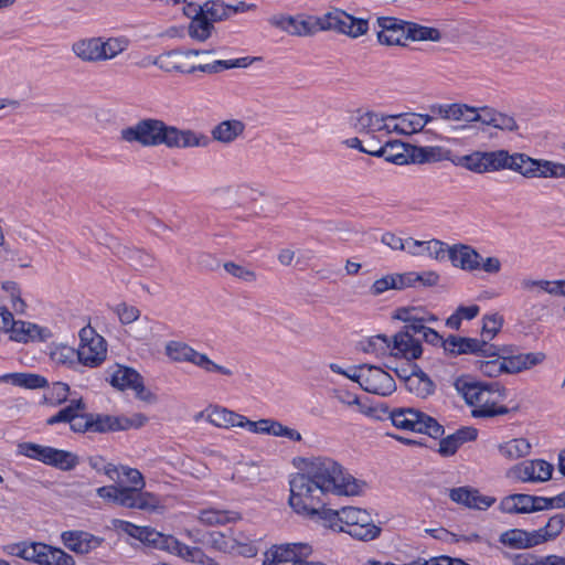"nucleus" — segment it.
I'll list each match as a JSON object with an SVG mask.
<instances>
[{
  "instance_id": "f257e3e1",
  "label": "nucleus",
  "mask_w": 565,
  "mask_h": 565,
  "mask_svg": "<svg viewBox=\"0 0 565 565\" xmlns=\"http://www.w3.org/2000/svg\"><path fill=\"white\" fill-rule=\"evenodd\" d=\"M454 386L466 403L473 407L471 414L476 418H488L509 413V408L501 405L505 398V388L498 382H480L471 376L462 375L456 379Z\"/></svg>"
},
{
  "instance_id": "f03ea898",
  "label": "nucleus",
  "mask_w": 565,
  "mask_h": 565,
  "mask_svg": "<svg viewBox=\"0 0 565 565\" xmlns=\"http://www.w3.org/2000/svg\"><path fill=\"white\" fill-rule=\"evenodd\" d=\"M327 492L335 495H356L364 482L349 473L341 463L330 457L307 459L303 469Z\"/></svg>"
},
{
  "instance_id": "7ed1b4c3",
  "label": "nucleus",
  "mask_w": 565,
  "mask_h": 565,
  "mask_svg": "<svg viewBox=\"0 0 565 565\" xmlns=\"http://www.w3.org/2000/svg\"><path fill=\"white\" fill-rule=\"evenodd\" d=\"M289 486L288 503L297 514L308 518L316 509L326 505L328 493L305 470L292 476Z\"/></svg>"
},
{
  "instance_id": "20e7f679",
  "label": "nucleus",
  "mask_w": 565,
  "mask_h": 565,
  "mask_svg": "<svg viewBox=\"0 0 565 565\" xmlns=\"http://www.w3.org/2000/svg\"><path fill=\"white\" fill-rule=\"evenodd\" d=\"M8 554L38 565H76L75 558L61 547L41 542H19L6 547Z\"/></svg>"
},
{
  "instance_id": "39448f33",
  "label": "nucleus",
  "mask_w": 565,
  "mask_h": 565,
  "mask_svg": "<svg viewBox=\"0 0 565 565\" xmlns=\"http://www.w3.org/2000/svg\"><path fill=\"white\" fill-rule=\"evenodd\" d=\"M383 412L388 415L392 424L403 430L425 434L431 438H439L444 435V427L431 416L411 407H399L388 411L387 407Z\"/></svg>"
},
{
  "instance_id": "423d86ee",
  "label": "nucleus",
  "mask_w": 565,
  "mask_h": 565,
  "mask_svg": "<svg viewBox=\"0 0 565 565\" xmlns=\"http://www.w3.org/2000/svg\"><path fill=\"white\" fill-rule=\"evenodd\" d=\"M315 24L318 31H333L358 39L369 32V20L355 18L342 9L333 8L320 17H316Z\"/></svg>"
},
{
  "instance_id": "0eeeda50",
  "label": "nucleus",
  "mask_w": 565,
  "mask_h": 565,
  "mask_svg": "<svg viewBox=\"0 0 565 565\" xmlns=\"http://www.w3.org/2000/svg\"><path fill=\"white\" fill-rule=\"evenodd\" d=\"M169 125L158 118H143L120 130V139L141 147L166 146Z\"/></svg>"
},
{
  "instance_id": "6e6552de",
  "label": "nucleus",
  "mask_w": 565,
  "mask_h": 565,
  "mask_svg": "<svg viewBox=\"0 0 565 565\" xmlns=\"http://www.w3.org/2000/svg\"><path fill=\"white\" fill-rule=\"evenodd\" d=\"M164 354L174 363H191L205 373L232 376L233 371L212 361L207 354L196 351L183 341L170 340L164 345Z\"/></svg>"
},
{
  "instance_id": "1a4fd4ad",
  "label": "nucleus",
  "mask_w": 565,
  "mask_h": 565,
  "mask_svg": "<svg viewBox=\"0 0 565 565\" xmlns=\"http://www.w3.org/2000/svg\"><path fill=\"white\" fill-rule=\"evenodd\" d=\"M79 348L77 349L78 363L88 367L99 366L107 355V343L105 339L87 326L79 331Z\"/></svg>"
},
{
  "instance_id": "9d476101",
  "label": "nucleus",
  "mask_w": 565,
  "mask_h": 565,
  "mask_svg": "<svg viewBox=\"0 0 565 565\" xmlns=\"http://www.w3.org/2000/svg\"><path fill=\"white\" fill-rule=\"evenodd\" d=\"M343 514L345 533L354 540L367 542L380 536L382 530L373 522L366 510L348 507Z\"/></svg>"
},
{
  "instance_id": "9b49d317",
  "label": "nucleus",
  "mask_w": 565,
  "mask_h": 565,
  "mask_svg": "<svg viewBox=\"0 0 565 565\" xmlns=\"http://www.w3.org/2000/svg\"><path fill=\"white\" fill-rule=\"evenodd\" d=\"M140 542L148 546L177 554L186 561H194L198 555L202 554L201 548L191 547L181 543L175 537L163 535L149 526H143Z\"/></svg>"
},
{
  "instance_id": "f8f14e48",
  "label": "nucleus",
  "mask_w": 565,
  "mask_h": 565,
  "mask_svg": "<svg viewBox=\"0 0 565 565\" xmlns=\"http://www.w3.org/2000/svg\"><path fill=\"white\" fill-rule=\"evenodd\" d=\"M503 159H505L503 157V149H499L493 151H475L459 157L455 163L471 172L482 174L503 170Z\"/></svg>"
},
{
  "instance_id": "ddd939ff",
  "label": "nucleus",
  "mask_w": 565,
  "mask_h": 565,
  "mask_svg": "<svg viewBox=\"0 0 565 565\" xmlns=\"http://www.w3.org/2000/svg\"><path fill=\"white\" fill-rule=\"evenodd\" d=\"M444 350L449 355L473 354L477 356L495 355L498 347L486 339L449 335L444 342Z\"/></svg>"
},
{
  "instance_id": "4468645a",
  "label": "nucleus",
  "mask_w": 565,
  "mask_h": 565,
  "mask_svg": "<svg viewBox=\"0 0 565 565\" xmlns=\"http://www.w3.org/2000/svg\"><path fill=\"white\" fill-rule=\"evenodd\" d=\"M553 465L543 459L524 460L511 467L507 476L521 482H544L551 479Z\"/></svg>"
},
{
  "instance_id": "2eb2a0df",
  "label": "nucleus",
  "mask_w": 565,
  "mask_h": 565,
  "mask_svg": "<svg viewBox=\"0 0 565 565\" xmlns=\"http://www.w3.org/2000/svg\"><path fill=\"white\" fill-rule=\"evenodd\" d=\"M312 554V547L306 543H286L275 545L265 552L263 565L303 562Z\"/></svg>"
},
{
  "instance_id": "dca6fc26",
  "label": "nucleus",
  "mask_w": 565,
  "mask_h": 565,
  "mask_svg": "<svg viewBox=\"0 0 565 565\" xmlns=\"http://www.w3.org/2000/svg\"><path fill=\"white\" fill-rule=\"evenodd\" d=\"M146 422V416L141 414H137L130 418L126 416L92 414V419L89 420V426L92 427H89V431L104 434L109 431L127 430L131 427H141Z\"/></svg>"
},
{
  "instance_id": "f3484780",
  "label": "nucleus",
  "mask_w": 565,
  "mask_h": 565,
  "mask_svg": "<svg viewBox=\"0 0 565 565\" xmlns=\"http://www.w3.org/2000/svg\"><path fill=\"white\" fill-rule=\"evenodd\" d=\"M365 376L362 379V390L381 396H388L396 390L393 376L383 369L366 364Z\"/></svg>"
},
{
  "instance_id": "a211bd4d",
  "label": "nucleus",
  "mask_w": 565,
  "mask_h": 565,
  "mask_svg": "<svg viewBox=\"0 0 565 565\" xmlns=\"http://www.w3.org/2000/svg\"><path fill=\"white\" fill-rule=\"evenodd\" d=\"M109 383L120 391H134L139 399H149L150 393L145 387L142 376L131 367L118 365L110 375Z\"/></svg>"
},
{
  "instance_id": "6ab92c4d",
  "label": "nucleus",
  "mask_w": 565,
  "mask_h": 565,
  "mask_svg": "<svg viewBox=\"0 0 565 565\" xmlns=\"http://www.w3.org/2000/svg\"><path fill=\"white\" fill-rule=\"evenodd\" d=\"M386 120H395V116L382 115L372 110H356L350 117V126L361 135H376L387 128Z\"/></svg>"
},
{
  "instance_id": "aec40b11",
  "label": "nucleus",
  "mask_w": 565,
  "mask_h": 565,
  "mask_svg": "<svg viewBox=\"0 0 565 565\" xmlns=\"http://www.w3.org/2000/svg\"><path fill=\"white\" fill-rule=\"evenodd\" d=\"M380 30L377 31V42L386 46H405L406 43V21L395 17H380L376 20Z\"/></svg>"
},
{
  "instance_id": "412c9836",
  "label": "nucleus",
  "mask_w": 565,
  "mask_h": 565,
  "mask_svg": "<svg viewBox=\"0 0 565 565\" xmlns=\"http://www.w3.org/2000/svg\"><path fill=\"white\" fill-rule=\"evenodd\" d=\"M160 501L157 495L138 488L119 487L117 503L120 507L138 510H154Z\"/></svg>"
},
{
  "instance_id": "4be33fe9",
  "label": "nucleus",
  "mask_w": 565,
  "mask_h": 565,
  "mask_svg": "<svg viewBox=\"0 0 565 565\" xmlns=\"http://www.w3.org/2000/svg\"><path fill=\"white\" fill-rule=\"evenodd\" d=\"M210 142L211 139L202 132H196L191 129H180L175 126L169 125L166 142L167 148H205Z\"/></svg>"
},
{
  "instance_id": "5701e85b",
  "label": "nucleus",
  "mask_w": 565,
  "mask_h": 565,
  "mask_svg": "<svg viewBox=\"0 0 565 565\" xmlns=\"http://www.w3.org/2000/svg\"><path fill=\"white\" fill-rule=\"evenodd\" d=\"M61 541L70 551L85 555L99 547L104 540L86 531L68 530L62 532Z\"/></svg>"
},
{
  "instance_id": "b1692460",
  "label": "nucleus",
  "mask_w": 565,
  "mask_h": 565,
  "mask_svg": "<svg viewBox=\"0 0 565 565\" xmlns=\"http://www.w3.org/2000/svg\"><path fill=\"white\" fill-rule=\"evenodd\" d=\"M268 23L280 31H284L292 36H311L317 33L315 21L311 18L308 20H298L297 18L278 13L268 19Z\"/></svg>"
},
{
  "instance_id": "393cba45",
  "label": "nucleus",
  "mask_w": 565,
  "mask_h": 565,
  "mask_svg": "<svg viewBox=\"0 0 565 565\" xmlns=\"http://www.w3.org/2000/svg\"><path fill=\"white\" fill-rule=\"evenodd\" d=\"M541 502H544L542 497L525 493H514L504 497L500 501L499 508L503 513L525 514L541 511Z\"/></svg>"
},
{
  "instance_id": "a878e982",
  "label": "nucleus",
  "mask_w": 565,
  "mask_h": 565,
  "mask_svg": "<svg viewBox=\"0 0 565 565\" xmlns=\"http://www.w3.org/2000/svg\"><path fill=\"white\" fill-rule=\"evenodd\" d=\"M448 258L455 267L466 271L480 269L482 257L470 245L455 244L448 248Z\"/></svg>"
},
{
  "instance_id": "bb28decb",
  "label": "nucleus",
  "mask_w": 565,
  "mask_h": 565,
  "mask_svg": "<svg viewBox=\"0 0 565 565\" xmlns=\"http://www.w3.org/2000/svg\"><path fill=\"white\" fill-rule=\"evenodd\" d=\"M430 113L445 120L463 121L466 125L472 124L473 107L462 103L454 104H434L429 107Z\"/></svg>"
},
{
  "instance_id": "cd10ccee",
  "label": "nucleus",
  "mask_w": 565,
  "mask_h": 565,
  "mask_svg": "<svg viewBox=\"0 0 565 565\" xmlns=\"http://www.w3.org/2000/svg\"><path fill=\"white\" fill-rule=\"evenodd\" d=\"M449 497L456 503L478 510H486L495 502L494 498L483 495L477 489L468 487L451 489Z\"/></svg>"
},
{
  "instance_id": "c85d7f7f",
  "label": "nucleus",
  "mask_w": 565,
  "mask_h": 565,
  "mask_svg": "<svg viewBox=\"0 0 565 565\" xmlns=\"http://www.w3.org/2000/svg\"><path fill=\"white\" fill-rule=\"evenodd\" d=\"M422 353L420 342L411 337L407 331L401 330L391 340V355L416 360L420 358Z\"/></svg>"
},
{
  "instance_id": "c756f323",
  "label": "nucleus",
  "mask_w": 565,
  "mask_h": 565,
  "mask_svg": "<svg viewBox=\"0 0 565 565\" xmlns=\"http://www.w3.org/2000/svg\"><path fill=\"white\" fill-rule=\"evenodd\" d=\"M409 146L399 140H385L379 149L370 150V156L384 158L386 161L402 166L408 163Z\"/></svg>"
},
{
  "instance_id": "7c9ffc66",
  "label": "nucleus",
  "mask_w": 565,
  "mask_h": 565,
  "mask_svg": "<svg viewBox=\"0 0 565 565\" xmlns=\"http://www.w3.org/2000/svg\"><path fill=\"white\" fill-rule=\"evenodd\" d=\"M204 414L206 415V420L215 427L225 429L232 427L242 428L244 415L237 414L225 407L218 405L209 406L200 414V416H203Z\"/></svg>"
},
{
  "instance_id": "2f4dec72",
  "label": "nucleus",
  "mask_w": 565,
  "mask_h": 565,
  "mask_svg": "<svg viewBox=\"0 0 565 565\" xmlns=\"http://www.w3.org/2000/svg\"><path fill=\"white\" fill-rule=\"evenodd\" d=\"M347 509L348 507H343L339 510H333L321 505L316 509V512L311 513L308 519L333 532L345 533L343 512L347 511Z\"/></svg>"
},
{
  "instance_id": "473e14b6",
  "label": "nucleus",
  "mask_w": 565,
  "mask_h": 565,
  "mask_svg": "<svg viewBox=\"0 0 565 565\" xmlns=\"http://www.w3.org/2000/svg\"><path fill=\"white\" fill-rule=\"evenodd\" d=\"M52 337L49 328L40 327L29 321L18 320L10 339L15 342L28 343L30 341H45Z\"/></svg>"
},
{
  "instance_id": "72a5a7b5",
  "label": "nucleus",
  "mask_w": 565,
  "mask_h": 565,
  "mask_svg": "<svg viewBox=\"0 0 565 565\" xmlns=\"http://www.w3.org/2000/svg\"><path fill=\"white\" fill-rule=\"evenodd\" d=\"M191 53L180 49L161 53V60L159 61L160 70L166 73L193 74L194 67L186 63Z\"/></svg>"
},
{
  "instance_id": "f704fd0d",
  "label": "nucleus",
  "mask_w": 565,
  "mask_h": 565,
  "mask_svg": "<svg viewBox=\"0 0 565 565\" xmlns=\"http://www.w3.org/2000/svg\"><path fill=\"white\" fill-rule=\"evenodd\" d=\"M503 157H505V159H503V170H512L527 179L536 178V164H531V161H537V159L521 152L510 154L509 151L504 149Z\"/></svg>"
},
{
  "instance_id": "c9c22d12",
  "label": "nucleus",
  "mask_w": 565,
  "mask_h": 565,
  "mask_svg": "<svg viewBox=\"0 0 565 565\" xmlns=\"http://www.w3.org/2000/svg\"><path fill=\"white\" fill-rule=\"evenodd\" d=\"M71 50L83 62H102L100 36L79 39L72 44Z\"/></svg>"
},
{
  "instance_id": "e433bc0d",
  "label": "nucleus",
  "mask_w": 565,
  "mask_h": 565,
  "mask_svg": "<svg viewBox=\"0 0 565 565\" xmlns=\"http://www.w3.org/2000/svg\"><path fill=\"white\" fill-rule=\"evenodd\" d=\"M540 535L534 531H526L521 529H512L503 532L500 535V542L512 548H531L540 545Z\"/></svg>"
},
{
  "instance_id": "4c0bfd02",
  "label": "nucleus",
  "mask_w": 565,
  "mask_h": 565,
  "mask_svg": "<svg viewBox=\"0 0 565 565\" xmlns=\"http://www.w3.org/2000/svg\"><path fill=\"white\" fill-rule=\"evenodd\" d=\"M404 381L406 388L418 397L425 398L435 392V383L417 365Z\"/></svg>"
},
{
  "instance_id": "58836bf2",
  "label": "nucleus",
  "mask_w": 565,
  "mask_h": 565,
  "mask_svg": "<svg viewBox=\"0 0 565 565\" xmlns=\"http://www.w3.org/2000/svg\"><path fill=\"white\" fill-rule=\"evenodd\" d=\"M245 130V124L237 119L224 120L216 125L212 131V138L223 143L233 142Z\"/></svg>"
},
{
  "instance_id": "ea45409f",
  "label": "nucleus",
  "mask_w": 565,
  "mask_h": 565,
  "mask_svg": "<svg viewBox=\"0 0 565 565\" xmlns=\"http://www.w3.org/2000/svg\"><path fill=\"white\" fill-rule=\"evenodd\" d=\"M198 519L202 524L206 526H215L236 522L241 520L242 516L236 511L204 509L200 511Z\"/></svg>"
},
{
  "instance_id": "a19ab883",
  "label": "nucleus",
  "mask_w": 565,
  "mask_h": 565,
  "mask_svg": "<svg viewBox=\"0 0 565 565\" xmlns=\"http://www.w3.org/2000/svg\"><path fill=\"white\" fill-rule=\"evenodd\" d=\"M0 383H11L14 386L29 390L42 388L47 385L45 377L31 373H8L0 375Z\"/></svg>"
},
{
  "instance_id": "79ce46f5",
  "label": "nucleus",
  "mask_w": 565,
  "mask_h": 565,
  "mask_svg": "<svg viewBox=\"0 0 565 565\" xmlns=\"http://www.w3.org/2000/svg\"><path fill=\"white\" fill-rule=\"evenodd\" d=\"M507 373H519L543 362L545 355L541 352L520 353L516 355L504 356Z\"/></svg>"
},
{
  "instance_id": "37998d69",
  "label": "nucleus",
  "mask_w": 565,
  "mask_h": 565,
  "mask_svg": "<svg viewBox=\"0 0 565 565\" xmlns=\"http://www.w3.org/2000/svg\"><path fill=\"white\" fill-rule=\"evenodd\" d=\"M531 444L525 438H513L499 445V454L508 460H518L530 455Z\"/></svg>"
},
{
  "instance_id": "c03bdc74",
  "label": "nucleus",
  "mask_w": 565,
  "mask_h": 565,
  "mask_svg": "<svg viewBox=\"0 0 565 565\" xmlns=\"http://www.w3.org/2000/svg\"><path fill=\"white\" fill-rule=\"evenodd\" d=\"M130 45V40L124 35L121 36H100V53L102 62L117 57L125 52Z\"/></svg>"
},
{
  "instance_id": "a18cd8bd",
  "label": "nucleus",
  "mask_w": 565,
  "mask_h": 565,
  "mask_svg": "<svg viewBox=\"0 0 565 565\" xmlns=\"http://www.w3.org/2000/svg\"><path fill=\"white\" fill-rule=\"evenodd\" d=\"M79 463V458L76 454L51 447L47 466L54 467L62 471H71Z\"/></svg>"
},
{
  "instance_id": "49530a36",
  "label": "nucleus",
  "mask_w": 565,
  "mask_h": 565,
  "mask_svg": "<svg viewBox=\"0 0 565 565\" xmlns=\"http://www.w3.org/2000/svg\"><path fill=\"white\" fill-rule=\"evenodd\" d=\"M489 360H477L476 367L486 376L495 377L502 373H507L505 359L502 354V350L498 348L497 354L491 356H484Z\"/></svg>"
},
{
  "instance_id": "de8ad7c7",
  "label": "nucleus",
  "mask_w": 565,
  "mask_h": 565,
  "mask_svg": "<svg viewBox=\"0 0 565 565\" xmlns=\"http://www.w3.org/2000/svg\"><path fill=\"white\" fill-rule=\"evenodd\" d=\"M406 41H431L438 42L441 40V32L433 26H426L416 22L406 21Z\"/></svg>"
},
{
  "instance_id": "09e8293b",
  "label": "nucleus",
  "mask_w": 565,
  "mask_h": 565,
  "mask_svg": "<svg viewBox=\"0 0 565 565\" xmlns=\"http://www.w3.org/2000/svg\"><path fill=\"white\" fill-rule=\"evenodd\" d=\"M565 526V514L557 513L551 516L545 524V526L535 530V534H539L540 537L539 544H543L548 541L555 540L563 531Z\"/></svg>"
},
{
  "instance_id": "8fccbe9b",
  "label": "nucleus",
  "mask_w": 565,
  "mask_h": 565,
  "mask_svg": "<svg viewBox=\"0 0 565 565\" xmlns=\"http://www.w3.org/2000/svg\"><path fill=\"white\" fill-rule=\"evenodd\" d=\"M50 451L51 446H44L32 441L19 443L17 446V455L40 461L46 466L49 461Z\"/></svg>"
},
{
  "instance_id": "3c124183",
  "label": "nucleus",
  "mask_w": 565,
  "mask_h": 565,
  "mask_svg": "<svg viewBox=\"0 0 565 565\" xmlns=\"http://www.w3.org/2000/svg\"><path fill=\"white\" fill-rule=\"evenodd\" d=\"M360 345L363 352L371 353L376 356L391 354V340L384 334L371 337L365 341L360 342Z\"/></svg>"
},
{
  "instance_id": "603ef678",
  "label": "nucleus",
  "mask_w": 565,
  "mask_h": 565,
  "mask_svg": "<svg viewBox=\"0 0 565 565\" xmlns=\"http://www.w3.org/2000/svg\"><path fill=\"white\" fill-rule=\"evenodd\" d=\"M86 405L82 398L72 399L71 403L60 409L55 415L49 417L46 419V425L53 426L58 423H68L71 425L72 419H74V414L76 411H85Z\"/></svg>"
},
{
  "instance_id": "864d4df0",
  "label": "nucleus",
  "mask_w": 565,
  "mask_h": 565,
  "mask_svg": "<svg viewBox=\"0 0 565 565\" xmlns=\"http://www.w3.org/2000/svg\"><path fill=\"white\" fill-rule=\"evenodd\" d=\"M51 359L55 364L73 366L78 362V354L77 350L62 344L51 351Z\"/></svg>"
},
{
  "instance_id": "5fc2aeb1",
  "label": "nucleus",
  "mask_w": 565,
  "mask_h": 565,
  "mask_svg": "<svg viewBox=\"0 0 565 565\" xmlns=\"http://www.w3.org/2000/svg\"><path fill=\"white\" fill-rule=\"evenodd\" d=\"M68 394L70 386L66 383L55 382L45 392L44 401L52 406H57L67 401Z\"/></svg>"
},
{
  "instance_id": "6e6d98bb",
  "label": "nucleus",
  "mask_w": 565,
  "mask_h": 565,
  "mask_svg": "<svg viewBox=\"0 0 565 565\" xmlns=\"http://www.w3.org/2000/svg\"><path fill=\"white\" fill-rule=\"evenodd\" d=\"M212 546L223 553H235L237 550V542L235 539L230 537L228 531L226 532H212L210 534Z\"/></svg>"
},
{
  "instance_id": "4d7b16f0",
  "label": "nucleus",
  "mask_w": 565,
  "mask_h": 565,
  "mask_svg": "<svg viewBox=\"0 0 565 565\" xmlns=\"http://www.w3.org/2000/svg\"><path fill=\"white\" fill-rule=\"evenodd\" d=\"M441 149L437 147H412L411 158L413 162L425 163L441 160Z\"/></svg>"
},
{
  "instance_id": "13d9d810",
  "label": "nucleus",
  "mask_w": 565,
  "mask_h": 565,
  "mask_svg": "<svg viewBox=\"0 0 565 565\" xmlns=\"http://www.w3.org/2000/svg\"><path fill=\"white\" fill-rule=\"evenodd\" d=\"M224 267V270L233 276L234 278H237L244 282H255L257 280V274L244 266V265H241V264H237V263H234V262H226L224 263L223 265Z\"/></svg>"
},
{
  "instance_id": "bf43d9fd",
  "label": "nucleus",
  "mask_w": 565,
  "mask_h": 565,
  "mask_svg": "<svg viewBox=\"0 0 565 565\" xmlns=\"http://www.w3.org/2000/svg\"><path fill=\"white\" fill-rule=\"evenodd\" d=\"M204 14L213 22L231 18V4L223 1H210L205 3Z\"/></svg>"
},
{
  "instance_id": "052dcab7",
  "label": "nucleus",
  "mask_w": 565,
  "mask_h": 565,
  "mask_svg": "<svg viewBox=\"0 0 565 565\" xmlns=\"http://www.w3.org/2000/svg\"><path fill=\"white\" fill-rule=\"evenodd\" d=\"M212 23L210 19L203 14L200 18L192 20L189 26V34L191 38L205 41L211 34Z\"/></svg>"
},
{
  "instance_id": "680f3d73",
  "label": "nucleus",
  "mask_w": 565,
  "mask_h": 565,
  "mask_svg": "<svg viewBox=\"0 0 565 565\" xmlns=\"http://www.w3.org/2000/svg\"><path fill=\"white\" fill-rule=\"evenodd\" d=\"M394 116L395 120H401V134L412 135L423 130L420 114L408 113Z\"/></svg>"
},
{
  "instance_id": "e2e57ef3",
  "label": "nucleus",
  "mask_w": 565,
  "mask_h": 565,
  "mask_svg": "<svg viewBox=\"0 0 565 565\" xmlns=\"http://www.w3.org/2000/svg\"><path fill=\"white\" fill-rule=\"evenodd\" d=\"M1 288L3 291L9 294V296L11 298V303H12L13 310L15 312H20V313L24 312L26 303L21 298V289H20L18 282L12 281V280H7V281L2 282Z\"/></svg>"
},
{
  "instance_id": "0e129e2a",
  "label": "nucleus",
  "mask_w": 565,
  "mask_h": 565,
  "mask_svg": "<svg viewBox=\"0 0 565 565\" xmlns=\"http://www.w3.org/2000/svg\"><path fill=\"white\" fill-rule=\"evenodd\" d=\"M227 531L230 537L238 541L237 550L235 551V553H238L246 557H253L257 554L256 546L249 542L248 537H246L243 532L236 531L234 529H228Z\"/></svg>"
},
{
  "instance_id": "69168bd1",
  "label": "nucleus",
  "mask_w": 565,
  "mask_h": 565,
  "mask_svg": "<svg viewBox=\"0 0 565 565\" xmlns=\"http://www.w3.org/2000/svg\"><path fill=\"white\" fill-rule=\"evenodd\" d=\"M502 323L503 318L498 313L486 316L483 318L481 339H486L487 342L492 340L495 337V334L500 331Z\"/></svg>"
},
{
  "instance_id": "338daca9",
  "label": "nucleus",
  "mask_w": 565,
  "mask_h": 565,
  "mask_svg": "<svg viewBox=\"0 0 565 565\" xmlns=\"http://www.w3.org/2000/svg\"><path fill=\"white\" fill-rule=\"evenodd\" d=\"M88 465L92 469L97 472H103L111 480H115L118 476V468L113 463H107L102 456H90L88 458Z\"/></svg>"
},
{
  "instance_id": "774afa93",
  "label": "nucleus",
  "mask_w": 565,
  "mask_h": 565,
  "mask_svg": "<svg viewBox=\"0 0 565 565\" xmlns=\"http://www.w3.org/2000/svg\"><path fill=\"white\" fill-rule=\"evenodd\" d=\"M119 320L124 324H129L140 317V310L135 306H129L125 302L119 303L115 309Z\"/></svg>"
}]
</instances>
